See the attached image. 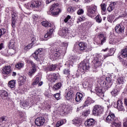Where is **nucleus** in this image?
<instances>
[{"label": "nucleus", "mask_w": 127, "mask_h": 127, "mask_svg": "<svg viewBox=\"0 0 127 127\" xmlns=\"http://www.w3.org/2000/svg\"><path fill=\"white\" fill-rule=\"evenodd\" d=\"M59 7V4L58 3L53 4L51 7V11L48 12V14H51V15H57V14H59L60 9Z\"/></svg>", "instance_id": "f257e3e1"}, {"label": "nucleus", "mask_w": 127, "mask_h": 127, "mask_svg": "<svg viewBox=\"0 0 127 127\" xmlns=\"http://www.w3.org/2000/svg\"><path fill=\"white\" fill-rule=\"evenodd\" d=\"M89 65L90 64H89V61L86 59L81 62L78 64V68L81 70H83V71H87V70H89V69H90Z\"/></svg>", "instance_id": "f03ea898"}, {"label": "nucleus", "mask_w": 127, "mask_h": 127, "mask_svg": "<svg viewBox=\"0 0 127 127\" xmlns=\"http://www.w3.org/2000/svg\"><path fill=\"white\" fill-rule=\"evenodd\" d=\"M103 109L102 106L96 105L94 106L93 110L92 111V114L94 116H99L103 113Z\"/></svg>", "instance_id": "7ed1b4c3"}, {"label": "nucleus", "mask_w": 127, "mask_h": 127, "mask_svg": "<svg viewBox=\"0 0 127 127\" xmlns=\"http://www.w3.org/2000/svg\"><path fill=\"white\" fill-rule=\"evenodd\" d=\"M97 11V6L95 5H92L89 6L87 8V15L88 16H92V14H94L95 12Z\"/></svg>", "instance_id": "20e7f679"}, {"label": "nucleus", "mask_w": 127, "mask_h": 127, "mask_svg": "<svg viewBox=\"0 0 127 127\" xmlns=\"http://www.w3.org/2000/svg\"><path fill=\"white\" fill-rule=\"evenodd\" d=\"M118 118L115 116L114 114L110 113L109 115L107 117L106 122V123H112L114 122H117Z\"/></svg>", "instance_id": "39448f33"}, {"label": "nucleus", "mask_w": 127, "mask_h": 127, "mask_svg": "<svg viewBox=\"0 0 127 127\" xmlns=\"http://www.w3.org/2000/svg\"><path fill=\"white\" fill-rule=\"evenodd\" d=\"M115 31L118 34H123L125 32V26L122 24H118L115 27Z\"/></svg>", "instance_id": "423d86ee"}, {"label": "nucleus", "mask_w": 127, "mask_h": 127, "mask_svg": "<svg viewBox=\"0 0 127 127\" xmlns=\"http://www.w3.org/2000/svg\"><path fill=\"white\" fill-rule=\"evenodd\" d=\"M45 123V119L43 117L37 118L35 121V124L37 127L43 126Z\"/></svg>", "instance_id": "0eeeda50"}, {"label": "nucleus", "mask_w": 127, "mask_h": 127, "mask_svg": "<svg viewBox=\"0 0 127 127\" xmlns=\"http://www.w3.org/2000/svg\"><path fill=\"white\" fill-rule=\"evenodd\" d=\"M74 91H75V90H74L73 88H69L68 89V92H67V94L66 96L67 100H71V99L73 98V96L75 95V94L74 93Z\"/></svg>", "instance_id": "6e6552de"}, {"label": "nucleus", "mask_w": 127, "mask_h": 127, "mask_svg": "<svg viewBox=\"0 0 127 127\" xmlns=\"http://www.w3.org/2000/svg\"><path fill=\"white\" fill-rule=\"evenodd\" d=\"M10 66L5 65L3 67L2 70V74L3 75H8V74H10L11 73V68H10Z\"/></svg>", "instance_id": "1a4fd4ad"}, {"label": "nucleus", "mask_w": 127, "mask_h": 127, "mask_svg": "<svg viewBox=\"0 0 127 127\" xmlns=\"http://www.w3.org/2000/svg\"><path fill=\"white\" fill-rule=\"evenodd\" d=\"M114 107L119 110V111H124V106H123V102L122 100H118Z\"/></svg>", "instance_id": "9d476101"}, {"label": "nucleus", "mask_w": 127, "mask_h": 127, "mask_svg": "<svg viewBox=\"0 0 127 127\" xmlns=\"http://www.w3.org/2000/svg\"><path fill=\"white\" fill-rule=\"evenodd\" d=\"M84 124L86 127H92L96 124V121L94 119H89L85 121Z\"/></svg>", "instance_id": "9b49d317"}, {"label": "nucleus", "mask_w": 127, "mask_h": 127, "mask_svg": "<svg viewBox=\"0 0 127 127\" xmlns=\"http://www.w3.org/2000/svg\"><path fill=\"white\" fill-rule=\"evenodd\" d=\"M53 31H54V29L53 28L50 29V30L47 31V33L45 35V38H46V40H48V39L52 37Z\"/></svg>", "instance_id": "f8f14e48"}, {"label": "nucleus", "mask_w": 127, "mask_h": 127, "mask_svg": "<svg viewBox=\"0 0 127 127\" xmlns=\"http://www.w3.org/2000/svg\"><path fill=\"white\" fill-rule=\"evenodd\" d=\"M30 6L31 7H36L39 8V7H41V1H37L31 2Z\"/></svg>", "instance_id": "ddd939ff"}, {"label": "nucleus", "mask_w": 127, "mask_h": 127, "mask_svg": "<svg viewBox=\"0 0 127 127\" xmlns=\"http://www.w3.org/2000/svg\"><path fill=\"white\" fill-rule=\"evenodd\" d=\"M116 5H117V2H111L109 7L107 8L108 11L111 12V11L114 10V9H115V7H116Z\"/></svg>", "instance_id": "4468645a"}, {"label": "nucleus", "mask_w": 127, "mask_h": 127, "mask_svg": "<svg viewBox=\"0 0 127 127\" xmlns=\"http://www.w3.org/2000/svg\"><path fill=\"white\" fill-rule=\"evenodd\" d=\"M25 82H26V77L24 76H21L18 81L19 86H22Z\"/></svg>", "instance_id": "2eb2a0df"}, {"label": "nucleus", "mask_w": 127, "mask_h": 127, "mask_svg": "<svg viewBox=\"0 0 127 127\" xmlns=\"http://www.w3.org/2000/svg\"><path fill=\"white\" fill-rule=\"evenodd\" d=\"M10 50L11 51H14V50H13V49H11L9 51L6 49H4L1 52V53L4 56H6V57H8V56H9V55H12V54H11V53H10V54L8 53L10 51Z\"/></svg>", "instance_id": "dca6fc26"}, {"label": "nucleus", "mask_w": 127, "mask_h": 127, "mask_svg": "<svg viewBox=\"0 0 127 127\" xmlns=\"http://www.w3.org/2000/svg\"><path fill=\"white\" fill-rule=\"evenodd\" d=\"M59 34L61 36H66L67 35V29L66 28H63L62 30L59 31Z\"/></svg>", "instance_id": "f3484780"}, {"label": "nucleus", "mask_w": 127, "mask_h": 127, "mask_svg": "<svg viewBox=\"0 0 127 127\" xmlns=\"http://www.w3.org/2000/svg\"><path fill=\"white\" fill-rule=\"evenodd\" d=\"M114 53H115V49L114 48L110 49V50H109L108 54L104 55V59H106V58H107V57H109V56H113Z\"/></svg>", "instance_id": "a211bd4d"}, {"label": "nucleus", "mask_w": 127, "mask_h": 127, "mask_svg": "<svg viewBox=\"0 0 127 127\" xmlns=\"http://www.w3.org/2000/svg\"><path fill=\"white\" fill-rule=\"evenodd\" d=\"M78 46L79 47V49L81 51H83L85 50V49H87V44L84 42L79 43V44H78Z\"/></svg>", "instance_id": "6ab92c4d"}, {"label": "nucleus", "mask_w": 127, "mask_h": 127, "mask_svg": "<svg viewBox=\"0 0 127 127\" xmlns=\"http://www.w3.org/2000/svg\"><path fill=\"white\" fill-rule=\"evenodd\" d=\"M62 87V83L58 82L55 84L53 87L54 91H58Z\"/></svg>", "instance_id": "aec40b11"}, {"label": "nucleus", "mask_w": 127, "mask_h": 127, "mask_svg": "<svg viewBox=\"0 0 127 127\" xmlns=\"http://www.w3.org/2000/svg\"><path fill=\"white\" fill-rule=\"evenodd\" d=\"M56 64H50L47 65L46 70L47 71H54L56 69Z\"/></svg>", "instance_id": "412c9836"}, {"label": "nucleus", "mask_w": 127, "mask_h": 127, "mask_svg": "<svg viewBox=\"0 0 127 127\" xmlns=\"http://www.w3.org/2000/svg\"><path fill=\"white\" fill-rule=\"evenodd\" d=\"M83 98V94L80 92H77L76 94L75 101L76 102H80Z\"/></svg>", "instance_id": "4be33fe9"}, {"label": "nucleus", "mask_w": 127, "mask_h": 127, "mask_svg": "<svg viewBox=\"0 0 127 127\" xmlns=\"http://www.w3.org/2000/svg\"><path fill=\"white\" fill-rule=\"evenodd\" d=\"M121 56L123 58H127V47L121 50Z\"/></svg>", "instance_id": "5701e85b"}, {"label": "nucleus", "mask_w": 127, "mask_h": 127, "mask_svg": "<svg viewBox=\"0 0 127 127\" xmlns=\"http://www.w3.org/2000/svg\"><path fill=\"white\" fill-rule=\"evenodd\" d=\"M106 80L109 84L108 87L110 88L112 85H113V80L112 79V76H109L106 77Z\"/></svg>", "instance_id": "b1692460"}, {"label": "nucleus", "mask_w": 127, "mask_h": 127, "mask_svg": "<svg viewBox=\"0 0 127 127\" xmlns=\"http://www.w3.org/2000/svg\"><path fill=\"white\" fill-rule=\"evenodd\" d=\"M7 92L2 90H1V93L0 94V97H1L2 99H4L5 98L7 97Z\"/></svg>", "instance_id": "393cba45"}, {"label": "nucleus", "mask_w": 127, "mask_h": 127, "mask_svg": "<svg viewBox=\"0 0 127 127\" xmlns=\"http://www.w3.org/2000/svg\"><path fill=\"white\" fill-rule=\"evenodd\" d=\"M15 86V80H13L9 81L8 82V87L11 88V89L14 88Z\"/></svg>", "instance_id": "a878e982"}, {"label": "nucleus", "mask_w": 127, "mask_h": 127, "mask_svg": "<svg viewBox=\"0 0 127 127\" xmlns=\"http://www.w3.org/2000/svg\"><path fill=\"white\" fill-rule=\"evenodd\" d=\"M42 24V26H45V27H51L52 25L51 23H49L47 21H43Z\"/></svg>", "instance_id": "bb28decb"}, {"label": "nucleus", "mask_w": 127, "mask_h": 127, "mask_svg": "<svg viewBox=\"0 0 127 127\" xmlns=\"http://www.w3.org/2000/svg\"><path fill=\"white\" fill-rule=\"evenodd\" d=\"M14 43H15V41H14V40L12 39L10 40L8 44V47H10L11 48H13V47H14Z\"/></svg>", "instance_id": "cd10ccee"}, {"label": "nucleus", "mask_w": 127, "mask_h": 127, "mask_svg": "<svg viewBox=\"0 0 127 127\" xmlns=\"http://www.w3.org/2000/svg\"><path fill=\"white\" fill-rule=\"evenodd\" d=\"M39 56V54H38V52H35L33 54V56L37 61H39V58L38 56Z\"/></svg>", "instance_id": "c85d7f7f"}, {"label": "nucleus", "mask_w": 127, "mask_h": 127, "mask_svg": "<svg viewBox=\"0 0 127 127\" xmlns=\"http://www.w3.org/2000/svg\"><path fill=\"white\" fill-rule=\"evenodd\" d=\"M101 65H102V64L101 63V62L99 61L98 59L95 61V64H94L95 68L100 67V66H101Z\"/></svg>", "instance_id": "c756f323"}, {"label": "nucleus", "mask_w": 127, "mask_h": 127, "mask_svg": "<svg viewBox=\"0 0 127 127\" xmlns=\"http://www.w3.org/2000/svg\"><path fill=\"white\" fill-rule=\"evenodd\" d=\"M58 74L56 73H53V77H54V78L53 77H50V79L53 81V82H55L56 80H57L58 78Z\"/></svg>", "instance_id": "7c9ffc66"}, {"label": "nucleus", "mask_w": 127, "mask_h": 127, "mask_svg": "<svg viewBox=\"0 0 127 127\" xmlns=\"http://www.w3.org/2000/svg\"><path fill=\"white\" fill-rule=\"evenodd\" d=\"M117 83L118 84H124L125 83V79L124 77H121L117 79Z\"/></svg>", "instance_id": "2f4dec72"}, {"label": "nucleus", "mask_w": 127, "mask_h": 127, "mask_svg": "<svg viewBox=\"0 0 127 127\" xmlns=\"http://www.w3.org/2000/svg\"><path fill=\"white\" fill-rule=\"evenodd\" d=\"M72 124L73 125H78L80 124V119H79L78 118H76L72 120Z\"/></svg>", "instance_id": "473e14b6"}, {"label": "nucleus", "mask_w": 127, "mask_h": 127, "mask_svg": "<svg viewBox=\"0 0 127 127\" xmlns=\"http://www.w3.org/2000/svg\"><path fill=\"white\" fill-rule=\"evenodd\" d=\"M11 26L13 30L16 27V20H11Z\"/></svg>", "instance_id": "72a5a7b5"}, {"label": "nucleus", "mask_w": 127, "mask_h": 127, "mask_svg": "<svg viewBox=\"0 0 127 127\" xmlns=\"http://www.w3.org/2000/svg\"><path fill=\"white\" fill-rule=\"evenodd\" d=\"M36 71V68H32L30 69L29 71L28 75L29 76H32L35 73V71Z\"/></svg>", "instance_id": "f704fd0d"}, {"label": "nucleus", "mask_w": 127, "mask_h": 127, "mask_svg": "<svg viewBox=\"0 0 127 127\" xmlns=\"http://www.w3.org/2000/svg\"><path fill=\"white\" fill-rule=\"evenodd\" d=\"M101 7L102 10H103L104 12H105V11L107 10V8H106L107 5L106 4V3L101 4Z\"/></svg>", "instance_id": "c9c22d12"}, {"label": "nucleus", "mask_w": 127, "mask_h": 127, "mask_svg": "<svg viewBox=\"0 0 127 127\" xmlns=\"http://www.w3.org/2000/svg\"><path fill=\"white\" fill-rule=\"evenodd\" d=\"M6 32V30L5 29H0V38Z\"/></svg>", "instance_id": "e433bc0d"}, {"label": "nucleus", "mask_w": 127, "mask_h": 127, "mask_svg": "<svg viewBox=\"0 0 127 127\" xmlns=\"http://www.w3.org/2000/svg\"><path fill=\"white\" fill-rule=\"evenodd\" d=\"M107 19L109 22H113V21L115 19V16L110 15L108 17Z\"/></svg>", "instance_id": "4c0bfd02"}, {"label": "nucleus", "mask_w": 127, "mask_h": 127, "mask_svg": "<svg viewBox=\"0 0 127 127\" xmlns=\"http://www.w3.org/2000/svg\"><path fill=\"white\" fill-rule=\"evenodd\" d=\"M64 74L65 76H69L70 74V71L69 70V69L64 68Z\"/></svg>", "instance_id": "58836bf2"}, {"label": "nucleus", "mask_w": 127, "mask_h": 127, "mask_svg": "<svg viewBox=\"0 0 127 127\" xmlns=\"http://www.w3.org/2000/svg\"><path fill=\"white\" fill-rule=\"evenodd\" d=\"M75 10H76V9L73 7H69L67 8V11L70 12V13H72V12L75 11Z\"/></svg>", "instance_id": "ea45409f"}, {"label": "nucleus", "mask_w": 127, "mask_h": 127, "mask_svg": "<svg viewBox=\"0 0 127 127\" xmlns=\"http://www.w3.org/2000/svg\"><path fill=\"white\" fill-rule=\"evenodd\" d=\"M111 124H112L113 127H114H114H121V124H120L119 123H117V121L112 122Z\"/></svg>", "instance_id": "a19ab883"}, {"label": "nucleus", "mask_w": 127, "mask_h": 127, "mask_svg": "<svg viewBox=\"0 0 127 127\" xmlns=\"http://www.w3.org/2000/svg\"><path fill=\"white\" fill-rule=\"evenodd\" d=\"M15 67L18 69H20V68H22V67H23V64L22 63H18L16 64Z\"/></svg>", "instance_id": "79ce46f5"}, {"label": "nucleus", "mask_w": 127, "mask_h": 127, "mask_svg": "<svg viewBox=\"0 0 127 127\" xmlns=\"http://www.w3.org/2000/svg\"><path fill=\"white\" fill-rule=\"evenodd\" d=\"M95 19L96 20V22H98V23H100V22H102V18H101V16H100V15H97Z\"/></svg>", "instance_id": "37998d69"}, {"label": "nucleus", "mask_w": 127, "mask_h": 127, "mask_svg": "<svg viewBox=\"0 0 127 127\" xmlns=\"http://www.w3.org/2000/svg\"><path fill=\"white\" fill-rule=\"evenodd\" d=\"M17 14L15 13L12 14V20H17Z\"/></svg>", "instance_id": "c03bdc74"}, {"label": "nucleus", "mask_w": 127, "mask_h": 127, "mask_svg": "<svg viewBox=\"0 0 127 127\" xmlns=\"http://www.w3.org/2000/svg\"><path fill=\"white\" fill-rule=\"evenodd\" d=\"M31 47H32V44H30L29 45H28L27 46H26L24 49V50H26V51H27V50H29Z\"/></svg>", "instance_id": "a18cd8bd"}, {"label": "nucleus", "mask_w": 127, "mask_h": 127, "mask_svg": "<svg viewBox=\"0 0 127 127\" xmlns=\"http://www.w3.org/2000/svg\"><path fill=\"white\" fill-rule=\"evenodd\" d=\"M90 100H91V97H88L87 99L86 100V101L84 103V106H88L89 104H90Z\"/></svg>", "instance_id": "49530a36"}, {"label": "nucleus", "mask_w": 127, "mask_h": 127, "mask_svg": "<svg viewBox=\"0 0 127 127\" xmlns=\"http://www.w3.org/2000/svg\"><path fill=\"white\" fill-rule=\"evenodd\" d=\"M29 64H31L32 65V67H33V69H36V65H35V64L32 62V61H29Z\"/></svg>", "instance_id": "de8ad7c7"}, {"label": "nucleus", "mask_w": 127, "mask_h": 127, "mask_svg": "<svg viewBox=\"0 0 127 127\" xmlns=\"http://www.w3.org/2000/svg\"><path fill=\"white\" fill-rule=\"evenodd\" d=\"M118 90H114L113 91H112L111 94L112 96H114V97H116L117 95H118Z\"/></svg>", "instance_id": "09e8293b"}, {"label": "nucleus", "mask_w": 127, "mask_h": 127, "mask_svg": "<svg viewBox=\"0 0 127 127\" xmlns=\"http://www.w3.org/2000/svg\"><path fill=\"white\" fill-rule=\"evenodd\" d=\"M39 83V77L36 78L34 81L33 83V85H37Z\"/></svg>", "instance_id": "8fccbe9b"}, {"label": "nucleus", "mask_w": 127, "mask_h": 127, "mask_svg": "<svg viewBox=\"0 0 127 127\" xmlns=\"http://www.w3.org/2000/svg\"><path fill=\"white\" fill-rule=\"evenodd\" d=\"M90 114V110H86L83 113L82 115L83 116H84V117H87L88 115Z\"/></svg>", "instance_id": "3c124183"}, {"label": "nucleus", "mask_w": 127, "mask_h": 127, "mask_svg": "<svg viewBox=\"0 0 127 127\" xmlns=\"http://www.w3.org/2000/svg\"><path fill=\"white\" fill-rule=\"evenodd\" d=\"M77 13L79 15L83 14V13H84V10H83V9H79L78 10Z\"/></svg>", "instance_id": "603ef678"}, {"label": "nucleus", "mask_w": 127, "mask_h": 127, "mask_svg": "<svg viewBox=\"0 0 127 127\" xmlns=\"http://www.w3.org/2000/svg\"><path fill=\"white\" fill-rule=\"evenodd\" d=\"M100 40H101L100 44H101V45H103V44H104V43H105V42H106V41L107 40V38L105 37V38L101 39Z\"/></svg>", "instance_id": "864d4df0"}, {"label": "nucleus", "mask_w": 127, "mask_h": 127, "mask_svg": "<svg viewBox=\"0 0 127 127\" xmlns=\"http://www.w3.org/2000/svg\"><path fill=\"white\" fill-rule=\"evenodd\" d=\"M70 18H71V16L70 15H67V17L64 19V22H65V23L68 22V21L69 19H70Z\"/></svg>", "instance_id": "5fc2aeb1"}, {"label": "nucleus", "mask_w": 127, "mask_h": 127, "mask_svg": "<svg viewBox=\"0 0 127 127\" xmlns=\"http://www.w3.org/2000/svg\"><path fill=\"white\" fill-rule=\"evenodd\" d=\"M54 96L55 99H57V100H59V97H60V94L57 93V94H55Z\"/></svg>", "instance_id": "6e6d98bb"}, {"label": "nucleus", "mask_w": 127, "mask_h": 127, "mask_svg": "<svg viewBox=\"0 0 127 127\" xmlns=\"http://www.w3.org/2000/svg\"><path fill=\"white\" fill-rule=\"evenodd\" d=\"M97 96H99V97H100V98H103L104 94L103 92H101V93H97Z\"/></svg>", "instance_id": "4d7b16f0"}, {"label": "nucleus", "mask_w": 127, "mask_h": 127, "mask_svg": "<svg viewBox=\"0 0 127 127\" xmlns=\"http://www.w3.org/2000/svg\"><path fill=\"white\" fill-rule=\"evenodd\" d=\"M1 121H2L3 123V122H5V121H6V117L5 116L2 117L1 118H0Z\"/></svg>", "instance_id": "13d9d810"}, {"label": "nucleus", "mask_w": 127, "mask_h": 127, "mask_svg": "<svg viewBox=\"0 0 127 127\" xmlns=\"http://www.w3.org/2000/svg\"><path fill=\"white\" fill-rule=\"evenodd\" d=\"M98 37H99V39H103V38H105L106 37H105V36H104V34H100L99 36Z\"/></svg>", "instance_id": "bf43d9fd"}, {"label": "nucleus", "mask_w": 127, "mask_h": 127, "mask_svg": "<svg viewBox=\"0 0 127 127\" xmlns=\"http://www.w3.org/2000/svg\"><path fill=\"white\" fill-rule=\"evenodd\" d=\"M28 105V102H25V101L22 103V106L23 107H27Z\"/></svg>", "instance_id": "052dcab7"}, {"label": "nucleus", "mask_w": 127, "mask_h": 127, "mask_svg": "<svg viewBox=\"0 0 127 127\" xmlns=\"http://www.w3.org/2000/svg\"><path fill=\"white\" fill-rule=\"evenodd\" d=\"M123 126L124 127H127V120H125L124 121Z\"/></svg>", "instance_id": "680f3d73"}, {"label": "nucleus", "mask_w": 127, "mask_h": 127, "mask_svg": "<svg viewBox=\"0 0 127 127\" xmlns=\"http://www.w3.org/2000/svg\"><path fill=\"white\" fill-rule=\"evenodd\" d=\"M102 92H103V91H102V89H97L96 95L98 94V93H102Z\"/></svg>", "instance_id": "e2e57ef3"}, {"label": "nucleus", "mask_w": 127, "mask_h": 127, "mask_svg": "<svg viewBox=\"0 0 127 127\" xmlns=\"http://www.w3.org/2000/svg\"><path fill=\"white\" fill-rule=\"evenodd\" d=\"M55 56L56 57H59V56H60V55L59 54V53H58V52H57V51H56V53H55Z\"/></svg>", "instance_id": "0e129e2a"}, {"label": "nucleus", "mask_w": 127, "mask_h": 127, "mask_svg": "<svg viewBox=\"0 0 127 127\" xmlns=\"http://www.w3.org/2000/svg\"><path fill=\"white\" fill-rule=\"evenodd\" d=\"M3 48V43L0 44V50H2Z\"/></svg>", "instance_id": "69168bd1"}, {"label": "nucleus", "mask_w": 127, "mask_h": 127, "mask_svg": "<svg viewBox=\"0 0 127 127\" xmlns=\"http://www.w3.org/2000/svg\"><path fill=\"white\" fill-rule=\"evenodd\" d=\"M61 122L58 121L56 124V127H60V126H61V125L60 124Z\"/></svg>", "instance_id": "338daca9"}, {"label": "nucleus", "mask_w": 127, "mask_h": 127, "mask_svg": "<svg viewBox=\"0 0 127 127\" xmlns=\"http://www.w3.org/2000/svg\"><path fill=\"white\" fill-rule=\"evenodd\" d=\"M123 65H125V66H127V61H124L123 62Z\"/></svg>", "instance_id": "774afa93"}]
</instances>
